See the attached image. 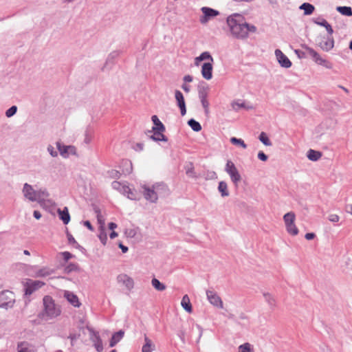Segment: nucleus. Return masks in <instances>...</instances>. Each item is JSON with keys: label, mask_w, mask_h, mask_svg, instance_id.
Returning a JSON list of instances; mask_svg holds the SVG:
<instances>
[{"label": "nucleus", "mask_w": 352, "mask_h": 352, "mask_svg": "<svg viewBox=\"0 0 352 352\" xmlns=\"http://www.w3.org/2000/svg\"><path fill=\"white\" fill-rule=\"evenodd\" d=\"M50 274H51V272L48 269L43 268V269L39 270L36 272V276H41V277H44V276H49Z\"/></svg>", "instance_id": "40"}, {"label": "nucleus", "mask_w": 352, "mask_h": 352, "mask_svg": "<svg viewBox=\"0 0 352 352\" xmlns=\"http://www.w3.org/2000/svg\"><path fill=\"white\" fill-rule=\"evenodd\" d=\"M23 193L25 198L31 201H40L48 196L45 190H35L32 186L25 184L23 188Z\"/></svg>", "instance_id": "3"}, {"label": "nucleus", "mask_w": 352, "mask_h": 352, "mask_svg": "<svg viewBox=\"0 0 352 352\" xmlns=\"http://www.w3.org/2000/svg\"><path fill=\"white\" fill-rule=\"evenodd\" d=\"M258 158L261 161L265 162L268 157L263 151H259L258 153Z\"/></svg>", "instance_id": "48"}, {"label": "nucleus", "mask_w": 352, "mask_h": 352, "mask_svg": "<svg viewBox=\"0 0 352 352\" xmlns=\"http://www.w3.org/2000/svg\"><path fill=\"white\" fill-rule=\"evenodd\" d=\"M61 254L65 261H67L69 259H70L72 257V254L71 253H69V252H62Z\"/></svg>", "instance_id": "49"}, {"label": "nucleus", "mask_w": 352, "mask_h": 352, "mask_svg": "<svg viewBox=\"0 0 352 352\" xmlns=\"http://www.w3.org/2000/svg\"><path fill=\"white\" fill-rule=\"evenodd\" d=\"M349 49L351 50H352V40L351 41L350 43H349Z\"/></svg>", "instance_id": "64"}, {"label": "nucleus", "mask_w": 352, "mask_h": 352, "mask_svg": "<svg viewBox=\"0 0 352 352\" xmlns=\"http://www.w3.org/2000/svg\"><path fill=\"white\" fill-rule=\"evenodd\" d=\"M226 171L230 175L232 181L234 184H236L237 182H239L240 181V179H241L240 174H239L237 168H236L235 165L234 164V163L232 161L228 160L227 162V164L226 166Z\"/></svg>", "instance_id": "7"}, {"label": "nucleus", "mask_w": 352, "mask_h": 352, "mask_svg": "<svg viewBox=\"0 0 352 352\" xmlns=\"http://www.w3.org/2000/svg\"><path fill=\"white\" fill-rule=\"evenodd\" d=\"M182 307L188 312L192 313V307L190 300V298L187 294L184 295L181 302Z\"/></svg>", "instance_id": "21"}, {"label": "nucleus", "mask_w": 352, "mask_h": 352, "mask_svg": "<svg viewBox=\"0 0 352 352\" xmlns=\"http://www.w3.org/2000/svg\"><path fill=\"white\" fill-rule=\"evenodd\" d=\"M208 60V63H213L214 59L208 52L201 53L199 56L195 58V65L199 66L202 60Z\"/></svg>", "instance_id": "17"}, {"label": "nucleus", "mask_w": 352, "mask_h": 352, "mask_svg": "<svg viewBox=\"0 0 352 352\" xmlns=\"http://www.w3.org/2000/svg\"><path fill=\"white\" fill-rule=\"evenodd\" d=\"M314 23L318 25L322 26L325 28L327 32L329 35H331L333 33V30L331 25L324 19L315 20Z\"/></svg>", "instance_id": "22"}, {"label": "nucleus", "mask_w": 352, "mask_h": 352, "mask_svg": "<svg viewBox=\"0 0 352 352\" xmlns=\"http://www.w3.org/2000/svg\"><path fill=\"white\" fill-rule=\"evenodd\" d=\"M123 195H126L127 197L130 199L135 200L137 199L136 193L133 190L130 188L128 186H124L122 187V192H121Z\"/></svg>", "instance_id": "24"}, {"label": "nucleus", "mask_w": 352, "mask_h": 352, "mask_svg": "<svg viewBox=\"0 0 352 352\" xmlns=\"http://www.w3.org/2000/svg\"><path fill=\"white\" fill-rule=\"evenodd\" d=\"M23 253H24V254H25V255H30V252H29L28 250H26L23 251Z\"/></svg>", "instance_id": "63"}, {"label": "nucleus", "mask_w": 352, "mask_h": 352, "mask_svg": "<svg viewBox=\"0 0 352 352\" xmlns=\"http://www.w3.org/2000/svg\"><path fill=\"white\" fill-rule=\"evenodd\" d=\"M175 99L181 110L182 115H185L186 112L185 101L182 93L179 90L175 91Z\"/></svg>", "instance_id": "15"}, {"label": "nucleus", "mask_w": 352, "mask_h": 352, "mask_svg": "<svg viewBox=\"0 0 352 352\" xmlns=\"http://www.w3.org/2000/svg\"><path fill=\"white\" fill-rule=\"evenodd\" d=\"M43 316L47 319L56 318L61 314L59 306L56 305L52 297L49 296H45L43 298Z\"/></svg>", "instance_id": "1"}, {"label": "nucleus", "mask_w": 352, "mask_h": 352, "mask_svg": "<svg viewBox=\"0 0 352 352\" xmlns=\"http://www.w3.org/2000/svg\"><path fill=\"white\" fill-rule=\"evenodd\" d=\"M201 11L204 14V16L200 19L201 23H206L210 19L219 14L218 11L207 7H203Z\"/></svg>", "instance_id": "10"}, {"label": "nucleus", "mask_w": 352, "mask_h": 352, "mask_svg": "<svg viewBox=\"0 0 352 352\" xmlns=\"http://www.w3.org/2000/svg\"><path fill=\"white\" fill-rule=\"evenodd\" d=\"M117 236H118V233H117V232H116L115 231H113V232L110 234V238H111V239H114V238H116Z\"/></svg>", "instance_id": "62"}, {"label": "nucleus", "mask_w": 352, "mask_h": 352, "mask_svg": "<svg viewBox=\"0 0 352 352\" xmlns=\"http://www.w3.org/2000/svg\"><path fill=\"white\" fill-rule=\"evenodd\" d=\"M274 54L278 63L282 67L289 68L292 66V62L280 50L276 49Z\"/></svg>", "instance_id": "8"}, {"label": "nucleus", "mask_w": 352, "mask_h": 352, "mask_svg": "<svg viewBox=\"0 0 352 352\" xmlns=\"http://www.w3.org/2000/svg\"><path fill=\"white\" fill-rule=\"evenodd\" d=\"M218 189L223 197L228 196L229 195L228 186L226 182H220L219 184Z\"/></svg>", "instance_id": "33"}, {"label": "nucleus", "mask_w": 352, "mask_h": 352, "mask_svg": "<svg viewBox=\"0 0 352 352\" xmlns=\"http://www.w3.org/2000/svg\"><path fill=\"white\" fill-rule=\"evenodd\" d=\"M188 124L194 131L198 132L201 130V124L194 119H190Z\"/></svg>", "instance_id": "34"}, {"label": "nucleus", "mask_w": 352, "mask_h": 352, "mask_svg": "<svg viewBox=\"0 0 352 352\" xmlns=\"http://www.w3.org/2000/svg\"><path fill=\"white\" fill-rule=\"evenodd\" d=\"M15 302L14 294L10 291H4L0 294V307L8 309L13 307Z\"/></svg>", "instance_id": "6"}, {"label": "nucleus", "mask_w": 352, "mask_h": 352, "mask_svg": "<svg viewBox=\"0 0 352 352\" xmlns=\"http://www.w3.org/2000/svg\"><path fill=\"white\" fill-rule=\"evenodd\" d=\"M57 212L59 215V218L63 221L64 224H67L70 221V215L67 208L65 207L63 210L58 209Z\"/></svg>", "instance_id": "20"}, {"label": "nucleus", "mask_w": 352, "mask_h": 352, "mask_svg": "<svg viewBox=\"0 0 352 352\" xmlns=\"http://www.w3.org/2000/svg\"><path fill=\"white\" fill-rule=\"evenodd\" d=\"M91 332V339L94 343L95 348L98 352H101L103 350L102 342L100 338V336L98 332L94 331V330H90Z\"/></svg>", "instance_id": "13"}, {"label": "nucleus", "mask_w": 352, "mask_h": 352, "mask_svg": "<svg viewBox=\"0 0 352 352\" xmlns=\"http://www.w3.org/2000/svg\"><path fill=\"white\" fill-rule=\"evenodd\" d=\"M259 140L265 146H271L272 145V142L270 140V139L268 138L267 135H266V133H265L264 132H262L260 135H259Z\"/></svg>", "instance_id": "36"}, {"label": "nucleus", "mask_w": 352, "mask_h": 352, "mask_svg": "<svg viewBox=\"0 0 352 352\" xmlns=\"http://www.w3.org/2000/svg\"><path fill=\"white\" fill-rule=\"evenodd\" d=\"M153 134L151 136V138L155 141H166V138H165L163 132L164 130H161L160 127H153Z\"/></svg>", "instance_id": "18"}, {"label": "nucleus", "mask_w": 352, "mask_h": 352, "mask_svg": "<svg viewBox=\"0 0 352 352\" xmlns=\"http://www.w3.org/2000/svg\"><path fill=\"white\" fill-rule=\"evenodd\" d=\"M243 29L246 30V32H243V38L248 36V33H255L257 30V28L255 25L248 23H243Z\"/></svg>", "instance_id": "30"}, {"label": "nucleus", "mask_w": 352, "mask_h": 352, "mask_svg": "<svg viewBox=\"0 0 352 352\" xmlns=\"http://www.w3.org/2000/svg\"><path fill=\"white\" fill-rule=\"evenodd\" d=\"M263 296H264L265 300L267 302V304L269 305V306L271 308L275 307V306H276V300H275V298H274L273 296H272L269 293H264L263 294Z\"/></svg>", "instance_id": "31"}, {"label": "nucleus", "mask_w": 352, "mask_h": 352, "mask_svg": "<svg viewBox=\"0 0 352 352\" xmlns=\"http://www.w3.org/2000/svg\"><path fill=\"white\" fill-rule=\"evenodd\" d=\"M212 63H205L201 67V75L203 78L207 80H209L212 78Z\"/></svg>", "instance_id": "11"}, {"label": "nucleus", "mask_w": 352, "mask_h": 352, "mask_svg": "<svg viewBox=\"0 0 352 352\" xmlns=\"http://www.w3.org/2000/svg\"><path fill=\"white\" fill-rule=\"evenodd\" d=\"M182 89L186 91V92H188L190 91V88H189V86L186 85V84H184L182 85Z\"/></svg>", "instance_id": "61"}, {"label": "nucleus", "mask_w": 352, "mask_h": 352, "mask_svg": "<svg viewBox=\"0 0 352 352\" xmlns=\"http://www.w3.org/2000/svg\"><path fill=\"white\" fill-rule=\"evenodd\" d=\"M64 297L71 305L76 307H79L81 305L78 296L71 292L65 291L64 293Z\"/></svg>", "instance_id": "14"}, {"label": "nucleus", "mask_w": 352, "mask_h": 352, "mask_svg": "<svg viewBox=\"0 0 352 352\" xmlns=\"http://www.w3.org/2000/svg\"><path fill=\"white\" fill-rule=\"evenodd\" d=\"M53 147L52 146H49L48 147V151L50 152V154L52 155V156H56L57 153L56 152H54L53 151Z\"/></svg>", "instance_id": "59"}, {"label": "nucleus", "mask_w": 352, "mask_h": 352, "mask_svg": "<svg viewBox=\"0 0 352 352\" xmlns=\"http://www.w3.org/2000/svg\"><path fill=\"white\" fill-rule=\"evenodd\" d=\"M227 23L231 35L240 38L242 33V16L239 14H233L228 17Z\"/></svg>", "instance_id": "2"}, {"label": "nucleus", "mask_w": 352, "mask_h": 352, "mask_svg": "<svg viewBox=\"0 0 352 352\" xmlns=\"http://www.w3.org/2000/svg\"><path fill=\"white\" fill-rule=\"evenodd\" d=\"M166 188L164 184H156L152 187L144 186L142 192L146 200L155 202L157 199V195L161 194V190H166Z\"/></svg>", "instance_id": "4"}, {"label": "nucleus", "mask_w": 352, "mask_h": 352, "mask_svg": "<svg viewBox=\"0 0 352 352\" xmlns=\"http://www.w3.org/2000/svg\"><path fill=\"white\" fill-rule=\"evenodd\" d=\"M84 225L90 230H93L94 228L91 226V223L89 221H86L84 222Z\"/></svg>", "instance_id": "55"}, {"label": "nucleus", "mask_w": 352, "mask_h": 352, "mask_svg": "<svg viewBox=\"0 0 352 352\" xmlns=\"http://www.w3.org/2000/svg\"><path fill=\"white\" fill-rule=\"evenodd\" d=\"M243 352H254L253 346L248 342L243 343Z\"/></svg>", "instance_id": "43"}, {"label": "nucleus", "mask_w": 352, "mask_h": 352, "mask_svg": "<svg viewBox=\"0 0 352 352\" xmlns=\"http://www.w3.org/2000/svg\"><path fill=\"white\" fill-rule=\"evenodd\" d=\"M300 10H304V14L305 15H310L313 13V12L314 11V6L311 4V3H302L300 8H299Z\"/></svg>", "instance_id": "28"}, {"label": "nucleus", "mask_w": 352, "mask_h": 352, "mask_svg": "<svg viewBox=\"0 0 352 352\" xmlns=\"http://www.w3.org/2000/svg\"><path fill=\"white\" fill-rule=\"evenodd\" d=\"M319 65L324 66L327 69H332L333 68V64L324 58L322 59V60L321 61V63Z\"/></svg>", "instance_id": "44"}, {"label": "nucleus", "mask_w": 352, "mask_h": 352, "mask_svg": "<svg viewBox=\"0 0 352 352\" xmlns=\"http://www.w3.org/2000/svg\"><path fill=\"white\" fill-rule=\"evenodd\" d=\"M67 239H68V241H69V243H71V244H77L75 239L73 237V236L70 233L67 232Z\"/></svg>", "instance_id": "50"}, {"label": "nucleus", "mask_w": 352, "mask_h": 352, "mask_svg": "<svg viewBox=\"0 0 352 352\" xmlns=\"http://www.w3.org/2000/svg\"><path fill=\"white\" fill-rule=\"evenodd\" d=\"M315 234L313 233V232H309V233H307L305 236V239H307V240H311L313 239H314L315 237Z\"/></svg>", "instance_id": "53"}, {"label": "nucleus", "mask_w": 352, "mask_h": 352, "mask_svg": "<svg viewBox=\"0 0 352 352\" xmlns=\"http://www.w3.org/2000/svg\"><path fill=\"white\" fill-rule=\"evenodd\" d=\"M322 156V154L319 151H316L312 149H309L307 152V158L313 162L318 161Z\"/></svg>", "instance_id": "25"}, {"label": "nucleus", "mask_w": 352, "mask_h": 352, "mask_svg": "<svg viewBox=\"0 0 352 352\" xmlns=\"http://www.w3.org/2000/svg\"><path fill=\"white\" fill-rule=\"evenodd\" d=\"M17 350L18 352H31L28 343L25 342H22L18 344Z\"/></svg>", "instance_id": "35"}, {"label": "nucleus", "mask_w": 352, "mask_h": 352, "mask_svg": "<svg viewBox=\"0 0 352 352\" xmlns=\"http://www.w3.org/2000/svg\"><path fill=\"white\" fill-rule=\"evenodd\" d=\"M99 239L100 241L102 243V244L105 245L107 241V234L104 231L101 232L100 234H99Z\"/></svg>", "instance_id": "45"}, {"label": "nucleus", "mask_w": 352, "mask_h": 352, "mask_svg": "<svg viewBox=\"0 0 352 352\" xmlns=\"http://www.w3.org/2000/svg\"><path fill=\"white\" fill-rule=\"evenodd\" d=\"M119 247L122 249L124 253L126 252L128 250V248L126 246L123 245L122 243L119 245Z\"/></svg>", "instance_id": "60"}, {"label": "nucleus", "mask_w": 352, "mask_h": 352, "mask_svg": "<svg viewBox=\"0 0 352 352\" xmlns=\"http://www.w3.org/2000/svg\"><path fill=\"white\" fill-rule=\"evenodd\" d=\"M107 175L110 179H119L121 176V173L117 170H111L108 171Z\"/></svg>", "instance_id": "37"}, {"label": "nucleus", "mask_w": 352, "mask_h": 352, "mask_svg": "<svg viewBox=\"0 0 352 352\" xmlns=\"http://www.w3.org/2000/svg\"><path fill=\"white\" fill-rule=\"evenodd\" d=\"M319 45L323 51L329 52L334 47V40L332 37H328L322 41Z\"/></svg>", "instance_id": "16"}, {"label": "nucleus", "mask_w": 352, "mask_h": 352, "mask_svg": "<svg viewBox=\"0 0 352 352\" xmlns=\"http://www.w3.org/2000/svg\"><path fill=\"white\" fill-rule=\"evenodd\" d=\"M116 228H117V225L115 223L111 222V223H109V228L110 230H113Z\"/></svg>", "instance_id": "58"}, {"label": "nucleus", "mask_w": 352, "mask_h": 352, "mask_svg": "<svg viewBox=\"0 0 352 352\" xmlns=\"http://www.w3.org/2000/svg\"><path fill=\"white\" fill-rule=\"evenodd\" d=\"M206 294L208 299L211 304L217 307H222L223 302L221 301V299L214 292L208 291Z\"/></svg>", "instance_id": "12"}, {"label": "nucleus", "mask_w": 352, "mask_h": 352, "mask_svg": "<svg viewBox=\"0 0 352 352\" xmlns=\"http://www.w3.org/2000/svg\"><path fill=\"white\" fill-rule=\"evenodd\" d=\"M336 10L344 16H352V9L349 6H338Z\"/></svg>", "instance_id": "29"}, {"label": "nucleus", "mask_w": 352, "mask_h": 352, "mask_svg": "<svg viewBox=\"0 0 352 352\" xmlns=\"http://www.w3.org/2000/svg\"><path fill=\"white\" fill-rule=\"evenodd\" d=\"M44 285V283L40 280H29L25 285V294L31 295L34 291Z\"/></svg>", "instance_id": "9"}, {"label": "nucleus", "mask_w": 352, "mask_h": 352, "mask_svg": "<svg viewBox=\"0 0 352 352\" xmlns=\"http://www.w3.org/2000/svg\"><path fill=\"white\" fill-rule=\"evenodd\" d=\"M145 344L142 346V352H152L154 349V345L152 341L146 336H144Z\"/></svg>", "instance_id": "26"}, {"label": "nucleus", "mask_w": 352, "mask_h": 352, "mask_svg": "<svg viewBox=\"0 0 352 352\" xmlns=\"http://www.w3.org/2000/svg\"><path fill=\"white\" fill-rule=\"evenodd\" d=\"M296 215L293 212H289L284 214L283 220L285 222L287 232L292 235L296 236L298 234V229L295 224Z\"/></svg>", "instance_id": "5"}, {"label": "nucleus", "mask_w": 352, "mask_h": 352, "mask_svg": "<svg viewBox=\"0 0 352 352\" xmlns=\"http://www.w3.org/2000/svg\"><path fill=\"white\" fill-rule=\"evenodd\" d=\"M254 109V105L250 103H246L243 101V109Z\"/></svg>", "instance_id": "52"}, {"label": "nucleus", "mask_w": 352, "mask_h": 352, "mask_svg": "<svg viewBox=\"0 0 352 352\" xmlns=\"http://www.w3.org/2000/svg\"><path fill=\"white\" fill-rule=\"evenodd\" d=\"M34 217L36 219H39L41 217V214L39 211L38 210H35L34 212Z\"/></svg>", "instance_id": "56"}, {"label": "nucleus", "mask_w": 352, "mask_h": 352, "mask_svg": "<svg viewBox=\"0 0 352 352\" xmlns=\"http://www.w3.org/2000/svg\"><path fill=\"white\" fill-rule=\"evenodd\" d=\"M184 80L185 82H191L192 80V77L191 76H190V75H186V76H184Z\"/></svg>", "instance_id": "57"}, {"label": "nucleus", "mask_w": 352, "mask_h": 352, "mask_svg": "<svg viewBox=\"0 0 352 352\" xmlns=\"http://www.w3.org/2000/svg\"><path fill=\"white\" fill-rule=\"evenodd\" d=\"M305 50L309 54V55L313 58V60L315 61L316 63L319 65L321 61L322 60V58L320 56V55L313 48L306 46Z\"/></svg>", "instance_id": "19"}, {"label": "nucleus", "mask_w": 352, "mask_h": 352, "mask_svg": "<svg viewBox=\"0 0 352 352\" xmlns=\"http://www.w3.org/2000/svg\"><path fill=\"white\" fill-rule=\"evenodd\" d=\"M201 104H202L203 107L205 109V111L206 112H208V111L209 102H208V100L206 99V97H203L201 98Z\"/></svg>", "instance_id": "46"}, {"label": "nucleus", "mask_w": 352, "mask_h": 352, "mask_svg": "<svg viewBox=\"0 0 352 352\" xmlns=\"http://www.w3.org/2000/svg\"><path fill=\"white\" fill-rule=\"evenodd\" d=\"M111 186L113 189L120 191V192H122V187H124V184H121L119 182L115 181L112 182Z\"/></svg>", "instance_id": "41"}, {"label": "nucleus", "mask_w": 352, "mask_h": 352, "mask_svg": "<svg viewBox=\"0 0 352 352\" xmlns=\"http://www.w3.org/2000/svg\"><path fill=\"white\" fill-rule=\"evenodd\" d=\"M232 105L233 109L235 110H239L242 107L241 104H240L239 102H233L232 104Z\"/></svg>", "instance_id": "54"}, {"label": "nucleus", "mask_w": 352, "mask_h": 352, "mask_svg": "<svg viewBox=\"0 0 352 352\" xmlns=\"http://www.w3.org/2000/svg\"><path fill=\"white\" fill-rule=\"evenodd\" d=\"M153 287L157 291H164L166 289V286L163 283H160V280L155 278L151 280Z\"/></svg>", "instance_id": "32"}, {"label": "nucleus", "mask_w": 352, "mask_h": 352, "mask_svg": "<svg viewBox=\"0 0 352 352\" xmlns=\"http://www.w3.org/2000/svg\"><path fill=\"white\" fill-rule=\"evenodd\" d=\"M120 278L125 283L126 287L129 289H131L133 287V281L131 278L127 277L126 276H121Z\"/></svg>", "instance_id": "39"}, {"label": "nucleus", "mask_w": 352, "mask_h": 352, "mask_svg": "<svg viewBox=\"0 0 352 352\" xmlns=\"http://www.w3.org/2000/svg\"><path fill=\"white\" fill-rule=\"evenodd\" d=\"M124 332L122 330L114 333L110 340L109 346H114L124 336Z\"/></svg>", "instance_id": "23"}, {"label": "nucleus", "mask_w": 352, "mask_h": 352, "mask_svg": "<svg viewBox=\"0 0 352 352\" xmlns=\"http://www.w3.org/2000/svg\"><path fill=\"white\" fill-rule=\"evenodd\" d=\"M328 219L331 221V222H338L340 219V217L338 215L336 214H330L328 217Z\"/></svg>", "instance_id": "47"}, {"label": "nucleus", "mask_w": 352, "mask_h": 352, "mask_svg": "<svg viewBox=\"0 0 352 352\" xmlns=\"http://www.w3.org/2000/svg\"><path fill=\"white\" fill-rule=\"evenodd\" d=\"M16 110H17V107L16 106L11 107L10 109H8L6 111V116L8 118L12 116L13 115H14L16 113Z\"/></svg>", "instance_id": "42"}, {"label": "nucleus", "mask_w": 352, "mask_h": 352, "mask_svg": "<svg viewBox=\"0 0 352 352\" xmlns=\"http://www.w3.org/2000/svg\"><path fill=\"white\" fill-rule=\"evenodd\" d=\"M230 142L234 144H241L242 145V140L241 139H237L236 138H232L230 139Z\"/></svg>", "instance_id": "51"}, {"label": "nucleus", "mask_w": 352, "mask_h": 352, "mask_svg": "<svg viewBox=\"0 0 352 352\" xmlns=\"http://www.w3.org/2000/svg\"><path fill=\"white\" fill-rule=\"evenodd\" d=\"M58 151L61 155L66 157L69 153H72L74 148L72 146H60V144H57Z\"/></svg>", "instance_id": "27"}, {"label": "nucleus", "mask_w": 352, "mask_h": 352, "mask_svg": "<svg viewBox=\"0 0 352 352\" xmlns=\"http://www.w3.org/2000/svg\"><path fill=\"white\" fill-rule=\"evenodd\" d=\"M151 119H152V121L153 122V124H155L154 127H160V129H161V130H165L164 126L160 121V120L158 119L157 116H153Z\"/></svg>", "instance_id": "38"}]
</instances>
